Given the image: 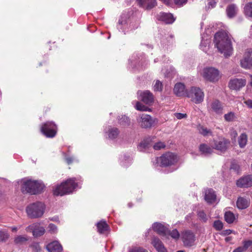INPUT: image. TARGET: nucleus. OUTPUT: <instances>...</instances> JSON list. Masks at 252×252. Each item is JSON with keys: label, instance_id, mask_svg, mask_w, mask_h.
<instances>
[{"label": "nucleus", "instance_id": "obj_1", "mask_svg": "<svg viewBox=\"0 0 252 252\" xmlns=\"http://www.w3.org/2000/svg\"><path fill=\"white\" fill-rule=\"evenodd\" d=\"M215 46L219 51L227 58L232 55L233 47L231 42V36L225 31L217 32L214 36Z\"/></svg>", "mask_w": 252, "mask_h": 252}, {"label": "nucleus", "instance_id": "obj_2", "mask_svg": "<svg viewBox=\"0 0 252 252\" xmlns=\"http://www.w3.org/2000/svg\"><path fill=\"white\" fill-rule=\"evenodd\" d=\"M44 187V185L40 181L26 180L23 181L21 190L23 193L36 194L40 193Z\"/></svg>", "mask_w": 252, "mask_h": 252}, {"label": "nucleus", "instance_id": "obj_3", "mask_svg": "<svg viewBox=\"0 0 252 252\" xmlns=\"http://www.w3.org/2000/svg\"><path fill=\"white\" fill-rule=\"evenodd\" d=\"M77 186L75 178L67 180L65 182L58 186L54 190V194L56 196H63L72 192Z\"/></svg>", "mask_w": 252, "mask_h": 252}, {"label": "nucleus", "instance_id": "obj_4", "mask_svg": "<svg viewBox=\"0 0 252 252\" xmlns=\"http://www.w3.org/2000/svg\"><path fill=\"white\" fill-rule=\"evenodd\" d=\"M45 209L44 203L36 202L29 204L26 207L28 216L31 219H36L42 217Z\"/></svg>", "mask_w": 252, "mask_h": 252}, {"label": "nucleus", "instance_id": "obj_5", "mask_svg": "<svg viewBox=\"0 0 252 252\" xmlns=\"http://www.w3.org/2000/svg\"><path fill=\"white\" fill-rule=\"evenodd\" d=\"M139 125L143 128H150L158 123V120L152 118L150 115L142 114L137 118Z\"/></svg>", "mask_w": 252, "mask_h": 252}, {"label": "nucleus", "instance_id": "obj_6", "mask_svg": "<svg viewBox=\"0 0 252 252\" xmlns=\"http://www.w3.org/2000/svg\"><path fill=\"white\" fill-rule=\"evenodd\" d=\"M57 126L53 122H46L43 124L40 128L41 132L46 137H54L57 132Z\"/></svg>", "mask_w": 252, "mask_h": 252}, {"label": "nucleus", "instance_id": "obj_7", "mask_svg": "<svg viewBox=\"0 0 252 252\" xmlns=\"http://www.w3.org/2000/svg\"><path fill=\"white\" fill-rule=\"evenodd\" d=\"M187 96L196 104L200 103L204 99V93L202 90L197 87H191L187 92Z\"/></svg>", "mask_w": 252, "mask_h": 252}, {"label": "nucleus", "instance_id": "obj_8", "mask_svg": "<svg viewBox=\"0 0 252 252\" xmlns=\"http://www.w3.org/2000/svg\"><path fill=\"white\" fill-rule=\"evenodd\" d=\"M203 76L210 82H216L219 79V71L214 67L205 68L203 71Z\"/></svg>", "mask_w": 252, "mask_h": 252}, {"label": "nucleus", "instance_id": "obj_9", "mask_svg": "<svg viewBox=\"0 0 252 252\" xmlns=\"http://www.w3.org/2000/svg\"><path fill=\"white\" fill-rule=\"evenodd\" d=\"M137 94L139 95V99L147 105H151L154 101V96L149 90L138 91Z\"/></svg>", "mask_w": 252, "mask_h": 252}, {"label": "nucleus", "instance_id": "obj_10", "mask_svg": "<svg viewBox=\"0 0 252 252\" xmlns=\"http://www.w3.org/2000/svg\"><path fill=\"white\" fill-rule=\"evenodd\" d=\"M181 239L184 245L191 247L195 241V235L191 230H185L181 233Z\"/></svg>", "mask_w": 252, "mask_h": 252}, {"label": "nucleus", "instance_id": "obj_11", "mask_svg": "<svg viewBox=\"0 0 252 252\" xmlns=\"http://www.w3.org/2000/svg\"><path fill=\"white\" fill-rule=\"evenodd\" d=\"M177 160L176 156L172 153H167L160 158L161 165L164 167L173 164Z\"/></svg>", "mask_w": 252, "mask_h": 252}, {"label": "nucleus", "instance_id": "obj_12", "mask_svg": "<svg viewBox=\"0 0 252 252\" xmlns=\"http://www.w3.org/2000/svg\"><path fill=\"white\" fill-rule=\"evenodd\" d=\"M246 84V81L244 79L234 78L230 80L228 86L230 89L239 91L244 87Z\"/></svg>", "mask_w": 252, "mask_h": 252}, {"label": "nucleus", "instance_id": "obj_13", "mask_svg": "<svg viewBox=\"0 0 252 252\" xmlns=\"http://www.w3.org/2000/svg\"><path fill=\"white\" fill-rule=\"evenodd\" d=\"M214 149L224 152L228 148L229 141L224 138L221 137L217 140H214Z\"/></svg>", "mask_w": 252, "mask_h": 252}, {"label": "nucleus", "instance_id": "obj_14", "mask_svg": "<svg viewBox=\"0 0 252 252\" xmlns=\"http://www.w3.org/2000/svg\"><path fill=\"white\" fill-rule=\"evenodd\" d=\"M26 230H31L34 237H37L43 235L45 232V228L39 226L37 223H33L26 228Z\"/></svg>", "mask_w": 252, "mask_h": 252}, {"label": "nucleus", "instance_id": "obj_15", "mask_svg": "<svg viewBox=\"0 0 252 252\" xmlns=\"http://www.w3.org/2000/svg\"><path fill=\"white\" fill-rule=\"evenodd\" d=\"M236 185L240 188H248L252 186V175L241 178L237 181Z\"/></svg>", "mask_w": 252, "mask_h": 252}, {"label": "nucleus", "instance_id": "obj_16", "mask_svg": "<svg viewBox=\"0 0 252 252\" xmlns=\"http://www.w3.org/2000/svg\"><path fill=\"white\" fill-rule=\"evenodd\" d=\"M140 7L145 10H150L157 5L156 0H136Z\"/></svg>", "mask_w": 252, "mask_h": 252}, {"label": "nucleus", "instance_id": "obj_17", "mask_svg": "<svg viewBox=\"0 0 252 252\" xmlns=\"http://www.w3.org/2000/svg\"><path fill=\"white\" fill-rule=\"evenodd\" d=\"M153 229L158 234L167 236L168 229L160 223L155 222L153 224Z\"/></svg>", "mask_w": 252, "mask_h": 252}, {"label": "nucleus", "instance_id": "obj_18", "mask_svg": "<svg viewBox=\"0 0 252 252\" xmlns=\"http://www.w3.org/2000/svg\"><path fill=\"white\" fill-rule=\"evenodd\" d=\"M241 65L245 69H250L252 67V58L250 52L245 54L244 58L241 61Z\"/></svg>", "mask_w": 252, "mask_h": 252}, {"label": "nucleus", "instance_id": "obj_19", "mask_svg": "<svg viewBox=\"0 0 252 252\" xmlns=\"http://www.w3.org/2000/svg\"><path fill=\"white\" fill-rule=\"evenodd\" d=\"M152 244L158 252H167L162 242L158 238L153 237L152 240Z\"/></svg>", "mask_w": 252, "mask_h": 252}, {"label": "nucleus", "instance_id": "obj_20", "mask_svg": "<svg viewBox=\"0 0 252 252\" xmlns=\"http://www.w3.org/2000/svg\"><path fill=\"white\" fill-rule=\"evenodd\" d=\"M46 249L49 252H62L63 247L58 241H54L48 244Z\"/></svg>", "mask_w": 252, "mask_h": 252}, {"label": "nucleus", "instance_id": "obj_21", "mask_svg": "<svg viewBox=\"0 0 252 252\" xmlns=\"http://www.w3.org/2000/svg\"><path fill=\"white\" fill-rule=\"evenodd\" d=\"M158 19L166 24H172L175 21L173 15L167 13H160L158 16Z\"/></svg>", "mask_w": 252, "mask_h": 252}, {"label": "nucleus", "instance_id": "obj_22", "mask_svg": "<svg viewBox=\"0 0 252 252\" xmlns=\"http://www.w3.org/2000/svg\"><path fill=\"white\" fill-rule=\"evenodd\" d=\"M174 92L178 96H187V91L185 90V86L181 83H178L175 84L174 88Z\"/></svg>", "mask_w": 252, "mask_h": 252}, {"label": "nucleus", "instance_id": "obj_23", "mask_svg": "<svg viewBox=\"0 0 252 252\" xmlns=\"http://www.w3.org/2000/svg\"><path fill=\"white\" fill-rule=\"evenodd\" d=\"M211 110L218 114L222 113L223 107L220 102L218 100H213L210 104Z\"/></svg>", "mask_w": 252, "mask_h": 252}, {"label": "nucleus", "instance_id": "obj_24", "mask_svg": "<svg viewBox=\"0 0 252 252\" xmlns=\"http://www.w3.org/2000/svg\"><path fill=\"white\" fill-rule=\"evenodd\" d=\"M198 148L200 154L204 156H208L213 152V148L204 143L201 144Z\"/></svg>", "mask_w": 252, "mask_h": 252}, {"label": "nucleus", "instance_id": "obj_25", "mask_svg": "<svg viewBox=\"0 0 252 252\" xmlns=\"http://www.w3.org/2000/svg\"><path fill=\"white\" fill-rule=\"evenodd\" d=\"M205 199L208 203H212L216 201V194L213 189H209L205 190Z\"/></svg>", "mask_w": 252, "mask_h": 252}, {"label": "nucleus", "instance_id": "obj_26", "mask_svg": "<svg viewBox=\"0 0 252 252\" xmlns=\"http://www.w3.org/2000/svg\"><path fill=\"white\" fill-rule=\"evenodd\" d=\"M238 11V7L235 4H231L228 5L226 9L227 16L229 18H232L236 16Z\"/></svg>", "mask_w": 252, "mask_h": 252}, {"label": "nucleus", "instance_id": "obj_27", "mask_svg": "<svg viewBox=\"0 0 252 252\" xmlns=\"http://www.w3.org/2000/svg\"><path fill=\"white\" fill-rule=\"evenodd\" d=\"M250 204V200L244 197H239L237 199L236 205L239 209H244L249 207Z\"/></svg>", "mask_w": 252, "mask_h": 252}, {"label": "nucleus", "instance_id": "obj_28", "mask_svg": "<svg viewBox=\"0 0 252 252\" xmlns=\"http://www.w3.org/2000/svg\"><path fill=\"white\" fill-rule=\"evenodd\" d=\"M118 123L123 127L128 126L130 124L129 118L126 115H122L118 118Z\"/></svg>", "mask_w": 252, "mask_h": 252}, {"label": "nucleus", "instance_id": "obj_29", "mask_svg": "<svg viewBox=\"0 0 252 252\" xmlns=\"http://www.w3.org/2000/svg\"><path fill=\"white\" fill-rule=\"evenodd\" d=\"M97 231L99 233L102 234L106 231L108 228L109 226L105 221L101 220L97 223Z\"/></svg>", "mask_w": 252, "mask_h": 252}, {"label": "nucleus", "instance_id": "obj_30", "mask_svg": "<svg viewBox=\"0 0 252 252\" xmlns=\"http://www.w3.org/2000/svg\"><path fill=\"white\" fill-rule=\"evenodd\" d=\"M120 131L118 128L110 127L108 130L107 134L109 138L114 139L116 138L119 134Z\"/></svg>", "mask_w": 252, "mask_h": 252}, {"label": "nucleus", "instance_id": "obj_31", "mask_svg": "<svg viewBox=\"0 0 252 252\" xmlns=\"http://www.w3.org/2000/svg\"><path fill=\"white\" fill-rule=\"evenodd\" d=\"M198 130L199 133L204 136H207L208 135H212V132L210 129H208L206 127L199 125L198 126Z\"/></svg>", "mask_w": 252, "mask_h": 252}, {"label": "nucleus", "instance_id": "obj_32", "mask_svg": "<svg viewBox=\"0 0 252 252\" xmlns=\"http://www.w3.org/2000/svg\"><path fill=\"white\" fill-rule=\"evenodd\" d=\"M248 136L245 133H242L238 138V143L241 148H244L247 144Z\"/></svg>", "mask_w": 252, "mask_h": 252}, {"label": "nucleus", "instance_id": "obj_33", "mask_svg": "<svg viewBox=\"0 0 252 252\" xmlns=\"http://www.w3.org/2000/svg\"><path fill=\"white\" fill-rule=\"evenodd\" d=\"M244 12L246 16L252 18V1L246 4L244 8Z\"/></svg>", "mask_w": 252, "mask_h": 252}, {"label": "nucleus", "instance_id": "obj_34", "mask_svg": "<svg viewBox=\"0 0 252 252\" xmlns=\"http://www.w3.org/2000/svg\"><path fill=\"white\" fill-rule=\"evenodd\" d=\"M224 219L228 223H232L234 222L235 217L233 213L227 211L224 214Z\"/></svg>", "mask_w": 252, "mask_h": 252}, {"label": "nucleus", "instance_id": "obj_35", "mask_svg": "<svg viewBox=\"0 0 252 252\" xmlns=\"http://www.w3.org/2000/svg\"><path fill=\"white\" fill-rule=\"evenodd\" d=\"M224 120L227 122L234 121L236 118L235 113L230 112L224 115Z\"/></svg>", "mask_w": 252, "mask_h": 252}, {"label": "nucleus", "instance_id": "obj_36", "mask_svg": "<svg viewBox=\"0 0 252 252\" xmlns=\"http://www.w3.org/2000/svg\"><path fill=\"white\" fill-rule=\"evenodd\" d=\"M135 108L137 110L141 111H149L150 110V109L148 108L147 106L143 105L141 102L137 101L136 102L135 105Z\"/></svg>", "mask_w": 252, "mask_h": 252}, {"label": "nucleus", "instance_id": "obj_37", "mask_svg": "<svg viewBox=\"0 0 252 252\" xmlns=\"http://www.w3.org/2000/svg\"><path fill=\"white\" fill-rule=\"evenodd\" d=\"M151 139L150 138H148L147 139L144 140L142 142L140 143L139 145V148H143V149H147L151 146V143H150Z\"/></svg>", "mask_w": 252, "mask_h": 252}, {"label": "nucleus", "instance_id": "obj_38", "mask_svg": "<svg viewBox=\"0 0 252 252\" xmlns=\"http://www.w3.org/2000/svg\"><path fill=\"white\" fill-rule=\"evenodd\" d=\"M28 240V239L24 236L19 235L16 237L14 239V243L16 244H22L24 242H26Z\"/></svg>", "mask_w": 252, "mask_h": 252}, {"label": "nucleus", "instance_id": "obj_39", "mask_svg": "<svg viewBox=\"0 0 252 252\" xmlns=\"http://www.w3.org/2000/svg\"><path fill=\"white\" fill-rule=\"evenodd\" d=\"M9 237V235L6 231L0 230V242H5Z\"/></svg>", "mask_w": 252, "mask_h": 252}, {"label": "nucleus", "instance_id": "obj_40", "mask_svg": "<svg viewBox=\"0 0 252 252\" xmlns=\"http://www.w3.org/2000/svg\"><path fill=\"white\" fill-rule=\"evenodd\" d=\"M170 235L174 239H177L179 238L180 234L178 230L176 229L173 230L172 231L168 229V232L167 236Z\"/></svg>", "mask_w": 252, "mask_h": 252}, {"label": "nucleus", "instance_id": "obj_41", "mask_svg": "<svg viewBox=\"0 0 252 252\" xmlns=\"http://www.w3.org/2000/svg\"><path fill=\"white\" fill-rule=\"evenodd\" d=\"M197 216L199 219L203 222H206L208 218L206 214L203 211H199L197 212Z\"/></svg>", "mask_w": 252, "mask_h": 252}, {"label": "nucleus", "instance_id": "obj_42", "mask_svg": "<svg viewBox=\"0 0 252 252\" xmlns=\"http://www.w3.org/2000/svg\"><path fill=\"white\" fill-rule=\"evenodd\" d=\"M153 88L155 91L160 92L162 90L163 88L162 83L160 81L157 80Z\"/></svg>", "mask_w": 252, "mask_h": 252}, {"label": "nucleus", "instance_id": "obj_43", "mask_svg": "<svg viewBox=\"0 0 252 252\" xmlns=\"http://www.w3.org/2000/svg\"><path fill=\"white\" fill-rule=\"evenodd\" d=\"M213 227L218 231L221 230L223 228V223L220 220H215L213 223Z\"/></svg>", "mask_w": 252, "mask_h": 252}, {"label": "nucleus", "instance_id": "obj_44", "mask_svg": "<svg viewBox=\"0 0 252 252\" xmlns=\"http://www.w3.org/2000/svg\"><path fill=\"white\" fill-rule=\"evenodd\" d=\"M48 231L52 234L56 233L58 231V228L56 225L53 223H50L48 226Z\"/></svg>", "mask_w": 252, "mask_h": 252}, {"label": "nucleus", "instance_id": "obj_45", "mask_svg": "<svg viewBox=\"0 0 252 252\" xmlns=\"http://www.w3.org/2000/svg\"><path fill=\"white\" fill-rule=\"evenodd\" d=\"M31 247L33 251L35 252H39L41 250V248L38 243L34 242L31 245Z\"/></svg>", "mask_w": 252, "mask_h": 252}, {"label": "nucleus", "instance_id": "obj_46", "mask_svg": "<svg viewBox=\"0 0 252 252\" xmlns=\"http://www.w3.org/2000/svg\"><path fill=\"white\" fill-rule=\"evenodd\" d=\"M165 147V144L161 142H158L153 146L154 149L156 150H159L161 149L164 148Z\"/></svg>", "mask_w": 252, "mask_h": 252}, {"label": "nucleus", "instance_id": "obj_47", "mask_svg": "<svg viewBox=\"0 0 252 252\" xmlns=\"http://www.w3.org/2000/svg\"><path fill=\"white\" fill-rule=\"evenodd\" d=\"M243 246L242 247L245 251H246L249 248L252 247V241H245L243 242Z\"/></svg>", "mask_w": 252, "mask_h": 252}, {"label": "nucleus", "instance_id": "obj_48", "mask_svg": "<svg viewBox=\"0 0 252 252\" xmlns=\"http://www.w3.org/2000/svg\"><path fill=\"white\" fill-rule=\"evenodd\" d=\"M188 0H174L175 3L180 6L186 4Z\"/></svg>", "mask_w": 252, "mask_h": 252}, {"label": "nucleus", "instance_id": "obj_49", "mask_svg": "<svg viewBox=\"0 0 252 252\" xmlns=\"http://www.w3.org/2000/svg\"><path fill=\"white\" fill-rule=\"evenodd\" d=\"M129 252H148L146 250L142 248H136L131 250Z\"/></svg>", "mask_w": 252, "mask_h": 252}, {"label": "nucleus", "instance_id": "obj_50", "mask_svg": "<svg viewBox=\"0 0 252 252\" xmlns=\"http://www.w3.org/2000/svg\"><path fill=\"white\" fill-rule=\"evenodd\" d=\"M175 115L178 119H182L186 117L187 116V115L186 114H183L180 113H175Z\"/></svg>", "mask_w": 252, "mask_h": 252}, {"label": "nucleus", "instance_id": "obj_51", "mask_svg": "<svg viewBox=\"0 0 252 252\" xmlns=\"http://www.w3.org/2000/svg\"><path fill=\"white\" fill-rule=\"evenodd\" d=\"M216 2L215 1L213 0H208V5H209V7H211V8L214 7L216 5Z\"/></svg>", "mask_w": 252, "mask_h": 252}, {"label": "nucleus", "instance_id": "obj_52", "mask_svg": "<svg viewBox=\"0 0 252 252\" xmlns=\"http://www.w3.org/2000/svg\"><path fill=\"white\" fill-rule=\"evenodd\" d=\"M245 250L242 246L239 247L233 250L232 252H243Z\"/></svg>", "mask_w": 252, "mask_h": 252}, {"label": "nucleus", "instance_id": "obj_53", "mask_svg": "<svg viewBox=\"0 0 252 252\" xmlns=\"http://www.w3.org/2000/svg\"><path fill=\"white\" fill-rule=\"evenodd\" d=\"M245 104L250 108H252V100L248 99L245 101Z\"/></svg>", "mask_w": 252, "mask_h": 252}, {"label": "nucleus", "instance_id": "obj_54", "mask_svg": "<svg viewBox=\"0 0 252 252\" xmlns=\"http://www.w3.org/2000/svg\"><path fill=\"white\" fill-rule=\"evenodd\" d=\"M65 160L67 162V163L69 164L71 163L73 161V158L71 157H67L65 158Z\"/></svg>", "mask_w": 252, "mask_h": 252}, {"label": "nucleus", "instance_id": "obj_55", "mask_svg": "<svg viewBox=\"0 0 252 252\" xmlns=\"http://www.w3.org/2000/svg\"><path fill=\"white\" fill-rule=\"evenodd\" d=\"M160 0L167 5H169L171 3L170 0Z\"/></svg>", "mask_w": 252, "mask_h": 252}, {"label": "nucleus", "instance_id": "obj_56", "mask_svg": "<svg viewBox=\"0 0 252 252\" xmlns=\"http://www.w3.org/2000/svg\"><path fill=\"white\" fill-rule=\"evenodd\" d=\"M231 233V230L230 229L225 230L223 231L224 235H229Z\"/></svg>", "mask_w": 252, "mask_h": 252}, {"label": "nucleus", "instance_id": "obj_57", "mask_svg": "<svg viewBox=\"0 0 252 252\" xmlns=\"http://www.w3.org/2000/svg\"><path fill=\"white\" fill-rule=\"evenodd\" d=\"M192 216V214H189L188 215H187L186 217V219L188 220V221H189V218H190Z\"/></svg>", "mask_w": 252, "mask_h": 252}, {"label": "nucleus", "instance_id": "obj_58", "mask_svg": "<svg viewBox=\"0 0 252 252\" xmlns=\"http://www.w3.org/2000/svg\"><path fill=\"white\" fill-rule=\"evenodd\" d=\"M124 158L126 160H128L129 159H130V157L128 156H127L126 155H125Z\"/></svg>", "mask_w": 252, "mask_h": 252}, {"label": "nucleus", "instance_id": "obj_59", "mask_svg": "<svg viewBox=\"0 0 252 252\" xmlns=\"http://www.w3.org/2000/svg\"><path fill=\"white\" fill-rule=\"evenodd\" d=\"M232 238L231 237H227L225 238V240L226 242H228L230 240H231Z\"/></svg>", "mask_w": 252, "mask_h": 252}, {"label": "nucleus", "instance_id": "obj_60", "mask_svg": "<svg viewBox=\"0 0 252 252\" xmlns=\"http://www.w3.org/2000/svg\"><path fill=\"white\" fill-rule=\"evenodd\" d=\"M17 230V228L16 227H13L12 228V230L13 231H16Z\"/></svg>", "mask_w": 252, "mask_h": 252}, {"label": "nucleus", "instance_id": "obj_61", "mask_svg": "<svg viewBox=\"0 0 252 252\" xmlns=\"http://www.w3.org/2000/svg\"><path fill=\"white\" fill-rule=\"evenodd\" d=\"M118 24L119 25H122L123 24V21H122L121 20H119V21H118Z\"/></svg>", "mask_w": 252, "mask_h": 252}, {"label": "nucleus", "instance_id": "obj_62", "mask_svg": "<svg viewBox=\"0 0 252 252\" xmlns=\"http://www.w3.org/2000/svg\"><path fill=\"white\" fill-rule=\"evenodd\" d=\"M231 169H236V167H234V165H232L231 167Z\"/></svg>", "mask_w": 252, "mask_h": 252}, {"label": "nucleus", "instance_id": "obj_63", "mask_svg": "<svg viewBox=\"0 0 252 252\" xmlns=\"http://www.w3.org/2000/svg\"><path fill=\"white\" fill-rule=\"evenodd\" d=\"M234 136H235L236 135H237V133L236 131H234Z\"/></svg>", "mask_w": 252, "mask_h": 252}, {"label": "nucleus", "instance_id": "obj_64", "mask_svg": "<svg viewBox=\"0 0 252 252\" xmlns=\"http://www.w3.org/2000/svg\"><path fill=\"white\" fill-rule=\"evenodd\" d=\"M177 252H184L183 251H178Z\"/></svg>", "mask_w": 252, "mask_h": 252}]
</instances>
